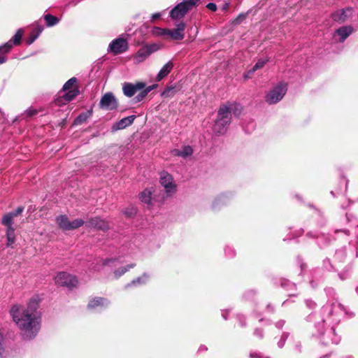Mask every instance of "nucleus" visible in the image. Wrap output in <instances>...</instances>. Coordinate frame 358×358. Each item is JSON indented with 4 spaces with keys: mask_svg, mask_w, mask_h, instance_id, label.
I'll return each instance as SVG.
<instances>
[{
    "mask_svg": "<svg viewBox=\"0 0 358 358\" xmlns=\"http://www.w3.org/2000/svg\"><path fill=\"white\" fill-rule=\"evenodd\" d=\"M329 297L322 308V320L315 325V342L320 346L329 347L340 343L341 336L336 332V327L345 315V309L334 297L332 288L326 289Z\"/></svg>",
    "mask_w": 358,
    "mask_h": 358,
    "instance_id": "f257e3e1",
    "label": "nucleus"
},
{
    "mask_svg": "<svg viewBox=\"0 0 358 358\" xmlns=\"http://www.w3.org/2000/svg\"><path fill=\"white\" fill-rule=\"evenodd\" d=\"M38 299L32 298L27 306L14 305L10 308V314L13 320L24 339L34 338L41 329V317L38 310Z\"/></svg>",
    "mask_w": 358,
    "mask_h": 358,
    "instance_id": "f03ea898",
    "label": "nucleus"
},
{
    "mask_svg": "<svg viewBox=\"0 0 358 358\" xmlns=\"http://www.w3.org/2000/svg\"><path fill=\"white\" fill-rule=\"evenodd\" d=\"M231 117L225 106H220L217 112V117L213 124V132L217 134H224L227 127L231 122Z\"/></svg>",
    "mask_w": 358,
    "mask_h": 358,
    "instance_id": "7ed1b4c3",
    "label": "nucleus"
},
{
    "mask_svg": "<svg viewBox=\"0 0 358 358\" xmlns=\"http://www.w3.org/2000/svg\"><path fill=\"white\" fill-rule=\"evenodd\" d=\"M287 91V84L282 82L279 83L266 92L265 101L269 105L275 104L282 99Z\"/></svg>",
    "mask_w": 358,
    "mask_h": 358,
    "instance_id": "20e7f679",
    "label": "nucleus"
},
{
    "mask_svg": "<svg viewBox=\"0 0 358 358\" xmlns=\"http://www.w3.org/2000/svg\"><path fill=\"white\" fill-rule=\"evenodd\" d=\"M14 217L8 213L2 217L1 223L6 227L7 246L12 247L15 241V229L13 227Z\"/></svg>",
    "mask_w": 358,
    "mask_h": 358,
    "instance_id": "39448f33",
    "label": "nucleus"
},
{
    "mask_svg": "<svg viewBox=\"0 0 358 358\" xmlns=\"http://www.w3.org/2000/svg\"><path fill=\"white\" fill-rule=\"evenodd\" d=\"M159 182L162 186L164 187L167 196H170L176 193V185L171 174L165 171L162 172Z\"/></svg>",
    "mask_w": 358,
    "mask_h": 358,
    "instance_id": "423d86ee",
    "label": "nucleus"
},
{
    "mask_svg": "<svg viewBox=\"0 0 358 358\" xmlns=\"http://www.w3.org/2000/svg\"><path fill=\"white\" fill-rule=\"evenodd\" d=\"M55 282L58 285L72 288L76 286L78 280L74 275L62 271L58 273L55 276Z\"/></svg>",
    "mask_w": 358,
    "mask_h": 358,
    "instance_id": "0eeeda50",
    "label": "nucleus"
},
{
    "mask_svg": "<svg viewBox=\"0 0 358 358\" xmlns=\"http://www.w3.org/2000/svg\"><path fill=\"white\" fill-rule=\"evenodd\" d=\"M354 13V8L348 6L336 10L331 14V18L334 22L342 24L352 18Z\"/></svg>",
    "mask_w": 358,
    "mask_h": 358,
    "instance_id": "6e6552de",
    "label": "nucleus"
},
{
    "mask_svg": "<svg viewBox=\"0 0 358 358\" xmlns=\"http://www.w3.org/2000/svg\"><path fill=\"white\" fill-rule=\"evenodd\" d=\"M127 49V41L122 37H119L113 40L110 43L108 48V52H112L113 55H117L126 52Z\"/></svg>",
    "mask_w": 358,
    "mask_h": 358,
    "instance_id": "1a4fd4ad",
    "label": "nucleus"
},
{
    "mask_svg": "<svg viewBox=\"0 0 358 358\" xmlns=\"http://www.w3.org/2000/svg\"><path fill=\"white\" fill-rule=\"evenodd\" d=\"M354 31V28L352 25L340 27L336 29L333 34V41L334 43H343Z\"/></svg>",
    "mask_w": 358,
    "mask_h": 358,
    "instance_id": "9d476101",
    "label": "nucleus"
},
{
    "mask_svg": "<svg viewBox=\"0 0 358 358\" xmlns=\"http://www.w3.org/2000/svg\"><path fill=\"white\" fill-rule=\"evenodd\" d=\"M159 48V45L155 43L143 46L136 53L134 56V60L136 63H141L143 62L152 53L157 51Z\"/></svg>",
    "mask_w": 358,
    "mask_h": 358,
    "instance_id": "9b49d317",
    "label": "nucleus"
},
{
    "mask_svg": "<svg viewBox=\"0 0 358 358\" xmlns=\"http://www.w3.org/2000/svg\"><path fill=\"white\" fill-rule=\"evenodd\" d=\"M346 257V250L345 248H342L336 250L335 255L334 257V263L336 265H332L329 259H326L324 261V266L327 270H338V264L343 262Z\"/></svg>",
    "mask_w": 358,
    "mask_h": 358,
    "instance_id": "f8f14e48",
    "label": "nucleus"
},
{
    "mask_svg": "<svg viewBox=\"0 0 358 358\" xmlns=\"http://www.w3.org/2000/svg\"><path fill=\"white\" fill-rule=\"evenodd\" d=\"M117 102L111 92L105 94L101 99L100 106L106 110H114L117 108Z\"/></svg>",
    "mask_w": 358,
    "mask_h": 358,
    "instance_id": "ddd939ff",
    "label": "nucleus"
},
{
    "mask_svg": "<svg viewBox=\"0 0 358 358\" xmlns=\"http://www.w3.org/2000/svg\"><path fill=\"white\" fill-rule=\"evenodd\" d=\"M145 83L143 82H137L135 84L126 83L124 84L122 90L124 94L128 97L133 96L137 91L144 89Z\"/></svg>",
    "mask_w": 358,
    "mask_h": 358,
    "instance_id": "4468645a",
    "label": "nucleus"
},
{
    "mask_svg": "<svg viewBox=\"0 0 358 358\" xmlns=\"http://www.w3.org/2000/svg\"><path fill=\"white\" fill-rule=\"evenodd\" d=\"M186 24L184 22H180L177 24V27L173 29H169L167 33V39L171 38L176 41H180L184 38L185 29Z\"/></svg>",
    "mask_w": 358,
    "mask_h": 358,
    "instance_id": "2eb2a0df",
    "label": "nucleus"
},
{
    "mask_svg": "<svg viewBox=\"0 0 358 358\" xmlns=\"http://www.w3.org/2000/svg\"><path fill=\"white\" fill-rule=\"evenodd\" d=\"M232 199V194L229 192L222 193L218 195L212 203V208L214 210H218L222 206H227L229 203Z\"/></svg>",
    "mask_w": 358,
    "mask_h": 358,
    "instance_id": "dca6fc26",
    "label": "nucleus"
},
{
    "mask_svg": "<svg viewBox=\"0 0 358 358\" xmlns=\"http://www.w3.org/2000/svg\"><path fill=\"white\" fill-rule=\"evenodd\" d=\"M63 92L64 93L55 101V104L57 106H62L66 104L67 103L73 100L78 94V90L77 89L69 90L68 91Z\"/></svg>",
    "mask_w": 358,
    "mask_h": 358,
    "instance_id": "f3484780",
    "label": "nucleus"
},
{
    "mask_svg": "<svg viewBox=\"0 0 358 358\" xmlns=\"http://www.w3.org/2000/svg\"><path fill=\"white\" fill-rule=\"evenodd\" d=\"M190 10L182 3H178L170 11V17L173 20L182 18Z\"/></svg>",
    "mask_w": 358,
    "mask_h": 358,
    "instance_id": "a211bd4d",
    "label": "nucleus"
},
{
    "mask_svg": "<svg viewBox=\"0 0 358 358\" xmlns=\"http://www.w3.org/2000/svg\"><path fill=\"white\" fill-rule=\"evenodd\" d=\"M85 226L103 231L109 229L108 223L105 220H101L99 217L91 218L85 223Z\"/></svg>",
    "mask_w": 358,
    "mask_h": 358,
    "instance_id": "6ab92c4d",
    "label": "nucleus"
},
{
    "mask_svg": "<svg viewBox=\"0 0 358 358\" xmlns=\"http://www.w3.org/2000/svg\"><path fill=\"white\" fill-rule=\"evenodd\" d=\"M23 32L22 29H19L10 40L3 44V48L6 52H10L14 45H17L20 44Z\"/></svg>",
    "mask_w": 358,
    "mask_h": 358,
    "instance_id": "aec40b11",
    "label": "nucleus"
},
{
    "mask_svg": "<svg viewBox=\"0 0 358 358\" xmlns=\"http://www.w3.org/2000/svg\"><path fill=\"white\" fill-rule=\"evenodd\" d=\"M135 118V115H130L121 119L112 126V131H115L126 128L134 122Z\"/></svg>",
    "mask_w": 358,
    "mask_h": 358,
    "instance_id": "412c9836",
    "label": "nucleus"
},
{
    "mask_svg": "<svg viewBox=\"0 0 358 358\" xmlns=\"http://www.w3.org/2000/svg\"><path fill=\"white\" fill-rule=\"evenodd\" d=\"M43 25H40V24H36L34 26V27L33 28L31 32L30 33V34L29 35V36L27 37V40H26V43L27 45H31L32 44L36 39L37 38L40 36V34L42 33V31H43Z\"/></svg>",
    "mask_w": 358,
    "mask_h": 358,
    "instance_id": "4be33fe9",
    "label": "nucleus"
},
{
    "mask_svg": "<svg viewBox=\"0 0 358 358\" xmlns=\"http://www.w3.org/2000/svg\"><path fill=\"white\" fill-rule=\"evenodd\" d=\"M109 304V301L103 297H94L91 299L87 305L90 309H94L98 307H105Z\"/></svg>",
    "mask_w": 358,
    "mask_h": 358,
    "instance_id": "5701e85b",
    "label": "nucleus"
},
{
    "mask_svg": "<svg viewBox=\"0 0 358 358\" xmlns=\"http://www.w3.org/2000/svg\"><path fill=\"white\" fill-rule=\"evenodd\" d=\"M221 106H225L227 108V110L229 111V116L231 117L232 113L235 116H238L242 110V107L240 104H238L236 103H226L224 104H222Z\"/></svg>",
    "mask_w": 358,
    "mask_h": 358,
    "instance_id": "b1692460",
    "label": "nucleus"
},
{
    "mask_svg": "<svg viewBox=\"0 0 358 358\" xmlns=\"http://www.w3.org/2000/svg\"><path fill=\"white\" fill-rule=\"evenodd\" d=\"M173 68V64L171 61L168 62L165 65L162 66L159 72L156 76V80L160 81L164 78Z\"/></svg>",
    "mask_w": 358,
    "mask_h": 358,
    "instance_id": "393cba45",
    "label": "nucleus"
},
{
    "mask_svg": "<svg viewBox=\"0 0 358 358\" xmlns=\"http://www.w3.org/2000/svg\"><path fill=\"white\" fill-rule=\"evenodd\" d=\"M150 278V275L147 273H143L141 276L133 280L131 283L127 284L125 288L129 287L131 285L138 286L144 285L147 282Z\"/></svg>",
    "mask_w": 358,
    "mask_h": 358,
    "instance_id": "a878e982",
    "label": "nucleus"
},
{
    "mask_svg": "<svg viewBox=\"0 0 358 358\" xmlns=\"http://www.w3.org/2000/svg\"><path fill=\"white\" fill-rule=\"evenodd\" d=\"M193 153V150L191 146L186 145L183 146L180 150H174V155L186 158L187 157H189L192 155Z\"/></svg>",
    "mask_w": 358,
    "mask_h": 358,
    "instance_id": "bb28decb",
    "label": "nucleus"
},
{
    "mask_svg": "<svg viewBox=\"0 0 358 358\" xmlns=\"http://www.w3.org/2000/svg\"><path fill=\"white\" fill-rule=\"evenodd\" d=\"M157 87V85L156 84L150 85L146 87H145V88L141 90L142 91L135 97L136 102L141 101L150 92L155 89Z\"/></svg>",
    "mask_w": 358,
    "mask_h": 358,
    "instance_id": "cd10ccee",
    "label": "nucleus"
},
{
    "mask_svg": "<svg viewBox=\"0 0 358 358\" xmlns=\"http://www.w3.org/2000/svg\"><path fill=\"white\" fill-rule=\"evenodd\" d=\"M56 222L63 230L68 231L70 221L66 215H59L56 218Z\"/></svg>",
    "mask_w": 358,
    "mask_h": 358,
    "instance_id": "c85d7f7f",
    "label": "nucleus"
},
{
    "mask_svg": "<svg viewBox=\"0 0 358 358\" xmlns=\"http://www.w3.org/2000/svg\"><path fill=\"white\" fill-rule=\"evenodd\" d=\"M152 189L153 188L151 187L143 191L139 195L140 200L145 203L149 204L152 199Z\"/></svg>",
    "mask_w": 358,
    "mask_h": 358,
    "instance_id": "c756f323",
    "label": "nucleus"
},
{
    "mask_svg": "<svg viewBox=\"0 0 358 358\" xmlns=\"http://www.w3.org/2000/svg\"><path fill=\"white\" fill-rule=\"evenodd\" d=\"M267 62V59H259L255 64V66L245 74V78H250L252 73H253L257 70L262 69Z\"/></svg>",
    "mask_w": 358,
    "mask_h": 358,
    "instance_id": "7c9ffc66",
    "label": "nucleus"
},
{
    "mask_svg": "<svg viewBox=\"0 0 358 358\" xmlns=\"http://www.w3.org/2000/svg\"><path fill=\"white\" fill-rule=\"evenodd\" d=\"M92 110H88L87 112L83 113L80 114L74 120L75 124H81L83 122H86L88 118L92 115Z\"/></svg>",
    "mask_w": 358,
    "mask_h": 358,
    "instance_id": "2f4dec72",
    "label": "nucleus"
},
{
    "mask_svg": "<svg viewBox=\"0 0 358 358\" xmlns=\"http://www.w3.org/2000/svg\"><path fill=\"white\" fill-rule=\"evenodd\" d=\"M151 33L155 36H161L165 39H167L168 29L155 27L152 28Z\"/></svg>",
    "mask_w": 358,
    "mask_h": 358,
    "instance_id": "473e14b6",
    "label": "nucleus"
},
{
    "mask_svg": "<svg viewBox=\"0 0 358 358\" xmlns=\"http://www.w3.org/2000/svg\"><path fill=\"white\" fill-rule=\"evenodd\" d=\"M44 19L48 27H52L59 22V19L50 14L45 15Z\"/></svg>",
    "mask_w": 358,
    "mask_h": 358,
    "instance_id": "72a5a7b5",
    "label": "nucleus"
},
{
    "mask_svg": "<svg viewBox=\"0 0 358 358\" xmlns=\"http://www.w3.org/2000/svg\"><path fill=\"white\" fill-rule=\"evenodd\" d=\"M135 264H131L127 265V266L122 267L117 270H115L114 271V275L116 278H120L121 275L124 274L126 272H127L130 268H134Z\"/></svg>",
    "mask_w": 358,
    "mask_h": 358,
    "instance_id": "f704fd0d",
    "label": "nucleus"
},
{
    "mask_svg": "<svg viewBox=\"0 0 358 358\" xmlns=\"http://www.w3.org/2000/svg\"><path fill=\"white\" fill-rule=\"evenodd\" d=\"M85 224V222L82 219H76L73 221H70L69 225V230H73L79 228Z\"/></svg>",
    "mask_w": 358,
    "mask_h": 358,
    "instance_id": "c9c22d12",
    "label": "nucleus"
},
{
    "mask_svg": "<svg viewBox=\"0 0 358 358\" xmlns=\"http://www.w3.org/2000/svg\"><path fill=\"white\" fill-rule=\"evenodd\" d=\"M77 79L76 78H70L67 82L65 83L62 87V92L68 91L69 90H73V85L76 83Z\"/></svg>",
    "mask_w": 358,
    "mask_h": 358,
    "instance_id": "e433bc0d",
    "label": "nucleus"
},
{
    "mask_svg": "<svg viewBox=\"0 0 358 358\" xmlns=\"http://www.w3.org/2000/svg\"><path fill=\"white\" fill-rule=\"evenodd\" d=\"M200 0H183L182 2L192 10L199 2Z\"/></svg>",
    "mask_w": 358,
    "mask_h": 358,
    "instance_id": "4c0bfd02",
    "label": "nucleus"
},
{
    "mask_svg": "<svg viewBox=\"0 0 358 358\" xmlns=\"http://www.w3.org/2000/svg\"><path fill=\"white\" fill-rule=\"evenodd\" d=\"M9 52H6L5 49L3 48V45L0 46V64L5 63L7 61L6 55Z\"/></svg>",
    "mask_w": 358,
    "mask_h": 358,
    "instance_id": "58836bf2",
    "label": "nucleus"
},
{
    "mask_svg": "<svg viewBox=\"0 0 358 358\" xmlns=\"http://www.w3.org/2000/svg\"><path fill=\"white\" fill-rule=\"evenodd\" d=\"M175 94V90L173 87H168L164 90L162 93V96L164 97H171L173 96Z\"/></svg>",
    "mask_w": 358,
    "mask_h": 358,
    "instance_id": "ea45409f",
    "label": "nucleus"
},
{
    "mask_svg": "<svg viewBox=\"0 0 358 358\" xmlns=\"http://www.w3.org/2000/svg\"><path fill=\"white\" fill-rule=\"evenodd\" d=\"M38 113V110L33 108H29L24 111L22 115H26L27 117H32Z\"/></svg>",
    "mask_w": 358,
    "mask_h": 358,
    "instance_id": "a19ab883",
    "label": "nucleus"
},
{
    "mask_svg": "<svg viewBox=\"0 0 358 358\" xmlns=\"http://www.w3.org/2000/svg\"><path fill=\"white\" fill-rule=\"evenodd\" d=\"M288 337L287 333H283L281 336L280 341L278 342V346L280 348H282L285 345V341Z\"/></svg>",
    "mask_w": 358,
    "mask_h": 358,
    "instance_id": "79ce46f5",
    "label": "nucleus"
},
{
    "mask_svg": "<svg viewBox=\"0 0 358 358\" xmlns=\"http://www.w3.org/2000/svg\"><path fill=\"white\" fill-rule=\"evenodd\" d=\"M24 210V208L22 206H19L14 211L10 212V213L14 217H17L18 215L21 214Z\"/></svg>",
    "mask_w": 358,
    "mask_h": 358,
    "instance_id": "37998d69",
    "label": "nucleus"
},
{
    "mask_svg": "<svg viewBox=\"0 0 358 358\" xmlns=\"http://www.w3.org/2000/svg\"><path fill=\"white\" fill-rule=\"evenodd\" d=\"M3 336L1 332H0V358L3 357L4 353V348L3 344Z\"/></svg>",
    "mask_w": 358,
    "mask_h": 358,
    "instance_id": "c03bdc74",
    "label": "nucleus"
},
{
    "mask_svg": "<svg viewBox=\"0 0 358 358\" xmlns=\"http://www.w3.org/2000/svg\"><path fill=\"white\" fill-rule=\"evenodd\" d=\"M206 8L210 10L211 11H216V10H217V6L214 3H208L206 5Z\"/></svg>",
    "mask_w": 358,
    "mask_h": 358,
    "instance_id": "a18cd8bd",
    "label": "nucleus"
},
{
    "mask_svg": "<svg viewBox=\"0 0 358 358\" xmlns=\"http://www.w3.org/2000/svg\"><path fill=\"white\" fill-rule=\"evenodd\" d=\"M115 262H116V260L114 259H106L103 261V266L109 265L110 264H114Z\"/></svg>",
    "mask_w": 358,
    "mask_h": 358,
    "instance_id": "49530a36",
    "label": "nucleus"
},
{
    "mask_svg": "<svg viewBox=\"0 0 358 358\" xmlns=\"http://www.w3.org/2000/svg\"><path fill=\"white\" fill-rule=\"evenodd\" d=\"M162 14L160 13H155L151 15V22H153L161 17Z\"/></svg>",
    "mask_w": 358,
    "mask_h": 358,
    "instance_id": "de8ad7c7",
    "label": "nucleus"
},
{
    "mask_svg": "<svg viewBox=\"0 0 358 358\" xmlns=\"http://www.w3.org/2000/svg\"><path fill=\"white\" fill-rule=\"evenodd\" d=\"M124 213L127 215V216H132L134 214L136 213V210L134 208H131L130 210L124 211Z\"/></svg>",
    "mask_w": 358,
    "mask_h": 358,
    "instance_id": "09e8293b",
    "label": "nucleus"
},
{
    "mask_svg": "<svg viewBox=\"0 0 358 358\" xmlns=\"http://www.w3.org/2000/svg\"><path fill=\"white\" fill-rule=\"evenodd\" d=\"M255 334L259 337V338H262L263 337V334H262V331L260 330V329H257L255 331Z\"/></svg>",
    "mask_w": 358,
    "mask_h": 358,
    "instance_id": "8fccbe9b",
    "label": "nucleus"
},
{
    "mask_svg": "<svg viewBox=\"0 0 358 358\" xmlns=\"http://www.w3.org/2000/svg\"><path fill=\"white\" fill-rule=\"evenodd\" d=\"M250 358H260L261 355L257 352H252L250 354Z\"/></svg>",
    "mask_w": 358,
    "mask_h": 358,
    "instance_id": "3c124183",
    "label": "nucleus"
},
{
    "mask_svg": "<svg viewBox=\"0 0 358 358\" xmlns=\"http://www.w3.org/2000/svg\"><path fill=\"white\" fill-rule=\"evenodd\" d=\"M285 324V321L280 320L276 323V327L279 329L282 328Z\"/></svg>",
    "mask_w": 358,
    "mask_h": 358,
    "instance_id": "603ef678",
    "label": "nucleus"
},
{
    "mask_svg": "<svg viewBox=\"0 0 358 358\" xmlns=\"http://www.w3.org/2000/svg\"><path fill=\"white\" fill-rule=\"evenodd\" d=\"M228 310H222V317L224 319V320H227V314H228Z\"/></svg>",
    "mask_w": 358,
    "mask_h": 358,
    "instance_id": "864d4df0",
    "label": "nucleus"
},
{
    "mask_svg": "<svg viewBox=\"0 0 358 358\" xmlns=\"http://www.w3.org/2000/svg\"><path fill=\"white\" fill-rule=\"evenodd\" d=\"M243 316L241 315H238V319L240 320L241 326H244V324L242 323V319H243Z\"/></svg>",
    "mask_w": 358,
    "mask_h": 358,
    "instance_id": "5fc2aeb1",
    "label": "nucleus"
},
{
    "mask_svg": "<svg viewBox=\"0 0 358 358\" xmlns=\"http://www.w3.org/2000/svg\"><path fill=\"white\" fill-rule=\"evenodd\" d=\"M339 276L341 280H345L348 278V276H343V275L341 273L339 274Z\"/></svg>",
    "mask_w": 358,
    "mask_h": 358,
    "instance_id": "6e6d98bb",
    "label": "nucleus"
},
{
    "mask_svg": "<svg viewBox=\"0 0 358 358\" xmlns=\"http://www.w3.org/2000/svg\"><path fill=\"white\" fill-rule=\"evenodd\" d=\"M306 320L308 322H310L312 320V316L310 314L306 317Z\"/></svg>",
    "mask_w": 358,
    "mask_h": 358,
    "instance_id": "4d7b16f0",
    "label": "nucleus"
},
{
    "mask_svg": "<svg viewBox=\"0 0 358 358\" xmlns=\"http://www.w3.org/2000/svg\"><path fill=\"white\" fill-rule=\"evenodd\" d=\"M244 17H245V16H244V15H239V16L237 17L236 20H241V19H243Z\"/></svg>",
    "mask_w": 358,
    "mask_h": 358,
    "instance_id": "13d9d810",
    "label": "nucleus"
},
{
    "mask_svg": "<svg viewBox=\"0 0 358 358\" xmlns=\"http://www.w3.org/2000/svg\"><path fill=\"white\" fill-rule=\"evenodd\" d=\"M314 213H315V215L317 213V214H318L319 215H320V210H316V209H315Z\"/></svg>",
    "mask_w": 358,
    "mask_h": 358,
    "instance_id": "bf43d9fd",
    "label": "nucleus"
},
{
    "mask_svg": "<svg viewBox=\"0 0 358 358\" xmlns=\"http://www.w3.org/2000/svg\"><path fill=\"white\" fill-rule=\"evenodd\" d=\"M229 6V4L228 3H226L224 7H223V9H227Z\"/></svg>",
    "mask_w": 358,
    "mask_h": 358,
    "instance_id": "052dcab7",
    "label": "nucleus"
},
{
    "mask_svg": "<svg viewBox=\"0 0 358 358\" xmlns=\"http://www.w3.org/2000/svg\"><path fill=\"white\" fill-rule=\"evenodd\" d=\"M311 303V301L309 303L308 301H306V304H307V306L310 307V303Z\"/></svg>",
    "mask_w": 358,
    "mask_h": 358,
    "instance_id": "680f3d73",
    "label": "nucleus"
},
{
    "mask_svg": "<svg viewBox=\"0 0 358 358\" xmlns=\"http://www.w3.org/2000/svg\"><path fill=\"white\" fill-rule=\"evenodd\" d=\"M234 255V251L231 250V254L230 255V256H233Z\"/></svg>",
    "mask_w": 358,
    "mask_h": 358,
    "instance_id": "e2e57ef3",
    "label": "nucleus"
},
{
    "mask_svg": "<svg viewBox=\"0 0 358 358\" xmlns=\"http://www.w3.org/2000/svg\"><path fill=\"white\" fill-rule=\"evenodd\" d=\"M327 357V355H325V356L324 357V358H325V357ZM320 358H323V357H320Z\"/></svg>",
    "mask_w": 358,
    "mask_h": 358,
    "instance_id": "0e129e2a",
    "label": "nucleus"
},
{
    "mask_svg": "<svg viewBox=\"0 0 358 358\" xmlns=\"http://www.w3.org/2000/svg\"><path fill=\"white\" fill-rule=\"evenodd\" d=\"M357 292H358V288H357Z\"/></svg>",
    "mask_w": 358,
    "mask_h": 358,
    "instance_id": "69168bd1",
    "label": "nucleus"
},
{
    "mask_svg": "<svg viewBox=\"0 0 358 358\" xmlns=\"http://www.w3.org/2000/svg\"><path fill=\"white\" fill-rule=\"evenodd\" d=\"M266 358H268V357H266Z\"/></svg>",
    "mask_w": 358,
    "mask_h": 358,
    "instance_id": "338daca9",
    "label": "nucleus"
}]
</instances>
